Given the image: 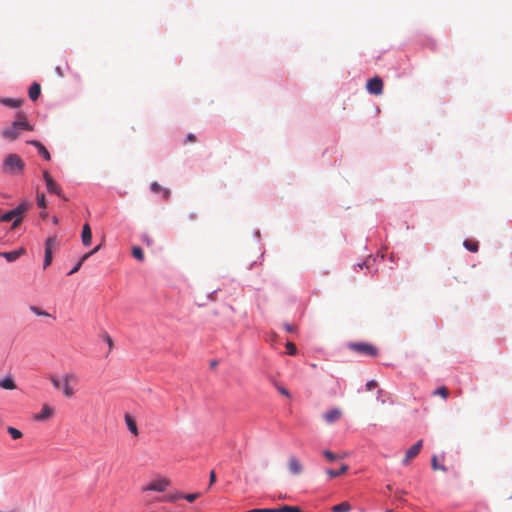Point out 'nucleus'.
Instances as JSON below:
<instances>
[{"mask_svg":"<svg viewBox=\"0 0 512 512\" xmlns=\"http://www.w3.org/2000/svg\"><path fill=\"white\" fill-rule=\"evenodd\" d=\"M22 130L32 131L33 127L27 121L26 115L22 112H19L17 114V119L12 123L11 126L5 128L1 134L5 139L14 141L20 136Z\"/></svg>","mask_w":512,"mask_h":512,"instance_id":"1","label":"nucleus"},{"mask_svg":"<svg viewBox=\"0 0 512 512\" xmlns=\"http://www.w3.org/2000/svg\"><path fill=\"white\" fill-rule=\"evenodd\" d=\"M25 167L24 161L17 154H8L2 164V171L8 175H19L23 172Z\"/></svg>","mask_w":512,"mask_h":512,"instance_id":"2","label":"nucleus"},{"mask_svg":"<svg viewBox=\"0 0 512 512\" xmlns=\"http://www.w3.org/2000/svg\"><path fill=\"white\" fill-rule=\"evenodd\" d=\"M43 179L46 183V189L49 193L56 194L63 200H67L65 195L62 193L61 187L53 180L48 171L43 172Z\"/></svg>","mask_w":512,"mask_h":512,"instance_id":"3","label":"nucleus"},{"mask_svg":"<svg viewBox=\"0 0 512 512\" xmlns=\"http://www.w3.org/2000/svg\"><path fill=\"white\" fill-rule=\"evenodd\" d=\"M350 348L367 356L376 357L378 355L377 348L369 343H352Z\"/></svg>","mask_w":512,"mask_h":512,"instance_id":"4","label":"nucleus"},{"mask_svg":"<svg viewBox=\"0 0 512 512\" xmlns=\"http://www.w3.org/2000/svg\"><path fill=\"white\" fill-rule=\"evenodd\" d=\"M31 204L27 201H22L16 208L12 209L13 217L15 218L12 228H16L22 221V216L30 208Z\"/></svg>","mask_w":512,"mask_h":512,"instance_id":"5","label":"nucleus"},{"mask_svg":"<svg viewBox=\"0 0 512 512\" xmlns=\"http://www.w3.org/2000/svg\"><path fill=\"white\" fill-rule=\"evenodd\" d=\"M77 380V377L74 373H67L63 376L62 380V388H63V394L67 398H71L75 391L70 385L71 382H75Z\"/></svg>","mask_w":512,"mask_h":512,"instance_id":"6","label":"nucleus"},{"mask_svg":"<svg viewBox=\"0 0 512 512\" xmlns=\"http://www.w3.org/2000/svg\"><path fill=\"white\" fill-rule=\"evenodd\" d=\"M366 88L372 95H381L383 92V81L380 77L375 76L368 80Z\"/></svg>","mask_w":512,"mask_h":512,"instance_id":"7","label":"nucleus"},{"mask_svg":"<svg viewBox=\"0 0 512 512\" xmlns=\"http://www.w3.org/2000/svg\"><path fill=\"white\" fill-rule=\"evenodd\" d=\"M423 445L422 440H418L414 445H412L407 451L406 455L403 459V464L408 465L412 459H414L421 451Z\"/></svg>","mask_w":512,"mask_h":512,"instance_id":"8","label":"nucleus"},{"mask_svg":"<svg viewBox=\"0 0 512 512\" xmlns=\"http://www.w3.org/2000/svg\"><path fill=\"white\" fill-rule=\"evenodd\" d=\"M169 482L165 479L162 480H156L151 482L147 487L144 488L145 491H158L163 492L168 487Z\"/></svg>","mask_w":512,"mask_h":512,"instance_id":"9","label":"nucleus"},{"mask_svg":"<svg viewBox=\"0 0 512 512\" xmlns=\"http://www.w3.org/2000/svg\"><path fill=\"white\" fill-rule=\"evenodd\" d=\"M54 415V410L49 405L44 404L42 406L41 412L34 416L36 421H46L50 419Z\"/></svg>","mask_w":512,"mask_h":512,"instance_id":"10","label":"nucleus"},{"mask_svg":"<svg viewBox=\"0 0 512 512\" xmlns=\"http://www.w3.org/2000/svg\"><path fill=\"white\" fill-rule=\"evenodd\" d=\"M288 468L292 474L298 475L303 471V466L296 457H290L288 460Z\"/></svg>","mask_w":512,"mask_h":512,"instance_id":"11","label":"nucleus"},{"mask_svg":"<svg viewBox=\"0 0 512 512\" xmlns=\"http://www.w3.org/2000/svg\"><path fill=\"white\" fill-rule=\"evenodd\" d=\"M342 415V412L338 408H334L332 410H329L324 414V419L327 423L332 424L340 419Z\"/></svg>","mask_w":512,"mask_h":512,"instance_id":"12","label":"nucleus"},{"mask_svg":"<svg viewBox=\"0 0 512 512\" xmlns=\"http://www.w3.org/2000/svg\"><path fill=\"white\" fill-rule=\"evenodd\" d=\"M25 253L24 248L10 252H0V257H4L7 261L13 262L17 260L22 254Z\"/></svg>","mask_w":512,"mask_h":512,"instance_id":"13","label":"nucleus"},{"mask_svg":"<svg viewBox=\"0 0 512 512\" xmlns=\"http://www.w3.org/2000/svg\"><path fill=\"white\" fill-rule=\"evenodd\" d=\"M81 240L84 246H89L92 241V231L89 224H84L81 233Z\"/></svg>","mask_w":512,"mask_h":512,"instance_id":"14","label":"nucleus"},{"mask_svg":"<svg viewBox=\"0 0 512 512\" xmlns=\"http://www.w3.org/2000/svg\"><path fill=\"white\" fill-rule=\"evenodd\" d=\"M100 247L101 246L99 245V246L95 247L92 251H90L89 253L84 254L81 257V259L78 261V263L74 266V268L68 273V275H72V274L76 273L77 271H79V269L81 268L84 261H86L91 255L96 253L100 249Z\"/></svg>","mask_w":512,"mask_h":512,"instance_id":"15","label":"nucleus"},{"mask_svg":"<svg viewBox=\"0 0 512 512\" xmlns=\"http://www.w3.org/2000/svg\"><path fill=\"white\" fill-rule=\"evenodd\" d=\"M28 143L35 146L38 152L44 157L45 160L49 161L51 159L50 153L39 141L32 140L29 141Z\"/></svg>","mask_w":512,"mask_h":512,"instance_id":"16","label":"nucleus"},{"mask_svg":"<svg viewBox=\"0 0 512 512\" xmlns=\"http://www.w3.org/2000/svg\"><path fill=\"white\" fill-rule=\"evenodd\" d=\"M0 103L10 108H18L22 105L23 100L15 98H2L0 99Z\"/></svg>","mask_w":512,"mask_h":512,"instance_id":"17","label":"nucleus"},{"mask_svg":"<svg viewBox=\"0 0 512 512\" xmlns=\"http://www.w3.org/2000/svg\"><path fill=\"white\" fill-rule=\"evenodd\" d=\"M348 469H349L348 465L342 464L339 470L328 469V470H326V473L330 478H335V477L341 476L344 473H346L348 471Z\"/></svg>","mask_w":512,"mask_h":512,"instance_id":"18","label":"nucleus"},{"mask_svg":"<svg viewBox=\"0 0 512 512\" xmlns=\"http://www.w3.org/2000/svg\"><path fill=\"white\" fill-rule=\"evenodd\" d=\"M0 387L6 390H13L16 388V384L14 379L11 376H8L0 380Z\"/></svg>","mask_w":512,"mask_h":512,"instance_id":"19","label":"nucleus"},{"mask_svg":"<svg viewBox=\"0 0 512 512\" xmlns=\"http://www.w3.org/2000/svg\"><path fill=\"white\" fill-rule=\"evenodd\" d=\"M41 93V87L38 83H33L29 88V98L32 101H35L38 99L39 95Z\"/></svg>","mask_w":512,"mask_h":512,"instance_id":"20","label":"nucleus"},{"mask_svg":"<svg viewBox=\"0 0 512 512\" xmlns=\"http://www.w3.org/2000/svg\"><path fill=\"white\" fill-rule=\"evenodd\" d=\"M125 422L127 424L129 431L134 435H138V428L136 422L130 415H125Z\"/></svg>","mask_w":512,"mask_h":512,"instance_id":"21","label":"nucleus"},{"mask_svg":"<svg viewBox=\"0 0 512 512\" xmlns=\"http://www.w3.org/2000/svg\"><path fill=\"white\" fill-rule=\"evenodd\" d=\"M352 509L351 505L347 501H343L332 507V512H350Z\"/></svg>","mask_w":512,"mask_h":512,"instance_id":"22","label":"nucleus"},{"mask_svg":"<svg viewBox=\"0 0 512 512\" xmlns=\"http://www.w3.org/2000/svg\"><path fill=\"white\" fill-rule=\"evenodd\" d=\"M151 190L154 192V193H159V192H163L164 194V197L167 199L170 195V191L168 189H163L159 183L157 182H153L150 186Z\"/></svg>","mask_w":512,"mask_h":512,"instance_id":"23","label":"nucleus"},{"mask_svg":"<svg viewBox=\"0 0 512 512\" xmlns=\"http://www.w3.org/2000/svg\"><path fill=\"white\" fill-rule=\"evenodd\" d=\"M449 394H450V392H449L448 388H447V387H445V386H441V387L437 388L436 390H434V391L432 392V395H434V396H440V397H442L443 399L448 398Z\"/></svg>","mask_w":512,"mask_h":512,"instance_id":"24","label":"nucleus"},{"mask_svg":"<svg viewBox=\"0 0 512 512\" xmlns=\"http://www.w3.org/2000/svg\"><path fill=\"white\" fill-rule=\"evenodd\" d=\"M132 255L139 261H143L144 260V253H143V250L138 247V246H135L133 247L132 249Z\"/></svg>","mask_w":512,"mask_h":512,"instance_id":"25","label":"nucleus"},{"mask_svg":"<svg viewBox=\"0 0 512 512\" xmlns=\"http://www.w3.org/2000/svg\"><path fill=\"white\" fill-rule=\"evenodd\" d=\"M7 432L11 435V437L13 439H20L23 436V434L20 430L14 428V427H11V426H9L7 428Z\"/></svg>","mask_w":512,"mask_h":512,"instance_id":"26","label":"nucleus"},{"mask_svg":"<svg viewBox=\"0 0 512 512\" xmlns=\"http://www.w3.org/2000/svg\"><path fill=\"white\" fill-rule=\"evenodd\" d=\"M464 246H465V248L467 250H469L471 252H477L478 251V243L477 242L465 240L464 241Z\"/></svg>","mask_w":512,"mask_h":512,"instance_id":"27","label":"nucleus"},{"mask_svg":"<svg viewBox=\"0 0 512 512\" xmlns=\"http://www.w3.org/2000/svg\"><path fill=\"white\" fill-rule=\"evenodd\" d=\"M52 263V251L45 249V257H44V269L47 268Z\"/></svg>","mask_w":512,"mask_h":512,"instance_id":"28","label":"nucleus"},{"mask_svg":"<svg viewBox=\"0 0 512 512\" xmlns=\"http://www.w3.org/2000/svg\"><path fill=\"white\" fill-rule=\"evenodd\" d=\"M277 512H302L299 507L296 506H283L277 509Z\"/></svg>","mask_w":512,"mask_h":512,"instance_id":"29","label":"nucleus"},{"mask_svg":"<svg viewBox=\"0 0 512 512\" xmlns=\"http://www.w3.org/2000/svg\"><path fill=\"white\" fill-rule=\"evenodd\" d=\"M431 462H432L431 464H432V469L433 470H441L443 472L447 471V469L444 466L439 465V463H437V456L434 455L432 457V461Z\"/></svg>","mask_w":512,"mask_h":512,"instance_id":"30","label":"nucleus"},{"mask_svg":"<svg viewBox=\"0 0 512 512\" xmlns=\"http://www.w3.org/2000/svg\"><path fill=\"white\" fill-rule=\"evenodd\" d=\"M30 310H31L34 314H36V315H38V316H45V317L50 316V314H49L48 312H46V311H44V310H41V309H40L39 307H37V306H31V307H30Z\"/></svg>","mask_w":512,"mask_h":512,"instance_id":"31","label":"nucleus"},{"mask_svg":"<svg viewBox=\"0 0 512 512\" xmlns=\"http://www.w3.org/2000/svg\"><path fill=\"white\" fill-rule=\"evenodd\" d=\"M13 219L15 220L11 210L7 211L4 214H1V216H0V221H3V222H9V221H11Z\"/></svg>","mask_w":512,"mask_h":512,"instance_id":"32","label":"nucleus"},{"mask_svg":"<svg viewBox=\"0 0 512 512\" xmlns=\"http://www.w3.org/2000/svg\"><path fill=\"white\" fill-rule=\"evenodd\" d=\"M56 245V238L55 237H49L47 240H46V243H45V249H48L50 251H52L53 247H55Z\"/></svg>","mask_w":512,"mask_h":512,"instance_id":"33","label":"nucleus"},{"mask_svg":"<svg viewBox=\"0 0 512 512\" xmlns=\"http://www.w3.org/2000/svg\"><path fill=\"white\" fill-rule=\"evenodd\" d=\"M180 498H182V494L167 495V496H164L161 500L162 501H166V502H174V501H176L177 499H180Z\"/></svg>","mask_w":512,"mask_h":512,"instance_id":"34","label":"nucleus"},{"mask_svg":"<svg viewBox=\"0 0 512 512\" xmlns=\"http://www.w3.org/2000/svg\"><path fill=\"white\" fill-rule=\"evenodd\" d=\"M286 348H287V353L289 355H295L297 352V348H296L295 344L292 342H287Z\"/></svg>","mask_w":512,"mask_h":512,"instance_id":"35","label":"nucleus"},{"mask_svg":"<svg viewBox=\"0 0 512 512\" xmlns=\"http://www.w3.org/2000/svg\"><path fill=\"white\" fill-rule=\"evenodd\" d=\"M37 205L40 208H46V200L44 194H38L37 195Z\"/></svg>","mask_w":512,"mask_h":512,"instance_id":"36","label":"nucleus"},{"mask_svg":"<svg viewBox=\"0 0 512 512\" xmlns=\"http://www.w3.org/2000/svg\"><path fill=\"white\" fill-rule=\"evenodd\" d=\"M323 454H324L325 458L329 461H335L336 459L339 458L335 453H333L329 450L324 451Z\"/></svg>","mask_w":512,"mask_h":512,"instance_id":"37","label":"nucleus"},{"mask_svg":"<svg viewBox=\"0 0 512 512\" xmlns=\"http://www.w3.org/2000/svg\"><path fill=\"white\" fill-rule=\"evenodd\" d=\"M198 497H199V493L182 495V498H185L189 502L195 501Z\"/></svg>","mask_w":512,"mask_h":512,"instance_id":"38","label":"nucleus"},{"mask_svg":"<svg viewBox=\"0 0 512 512\" xmlns=\"http://www.w3.org/2000/svg\"><path fill=\"white\" fill-rule=\"evenodd\" d=\"M246 512H277V509H275V508L252 509V510H248Z\"/></svg>","mask_w":512,"mask_h":512,"instance_id":"39","label":"nucleus"},{"mask_svg":"<svg viewBox=\"0 0 512 512\" xmlns=\"http://www.w3.org/2000/svg\"><path fill=\"white\" fill-rule=\"evenodd\" d=\"M50 380H51V382H52L53 386H54L56 389H58V388H60V387H61V382H60V380H59L57 377H55V376H51V377H50Z\"/></svg>","mask_w":512,"mask_h":512,"instance_id":"40","label":"nucleus"},{"mask_svg":"<svg viewBox=\"0 0 512 512\" xmlns=\"http://www.w3.org/2000/svg\"><path fill=\"white\" fill-rule=\"evenodd\" d=\"M376 386H377V382H376V381H374V380L368 381V382L366 383V388H367V390H372V389H374Z\"/></svg>","mask_w":512,"mask_h":512,"instance_id":"41","label":"nucleus"},{"mask_svg":"<svg viewBox=\"0 0 512 512\" xmlns=\"http://www.w3.org/2000/svg\"><path fill=\"white\" fill-rule=\"evenodd\" d=\"M215 481H216V474H215V471H214V470H212V471L210 472V477H209L210 485H212Z\"/></svg>","mask_w":512,"mask_h":512,"instance_id":"42","label":"nucleus"},{"mask_svg":"<svg viewBox=\"0 0 512 512\" xmlns=\"http://www.w3.org/2000/svg\"><path fill=\"white\" fill-rule=\"evenodd\" d=\"M187 141H189V142H195V141H196V136H195L194 134H192V133H189V134L187 135Z\"/></svg>","mask_w":512,"mask_h":512,"instance_id":"43","label":"nucleus"},{"mask_svg":"<svg viewBox=\"0 0 512 512\" xmlns=\"http://www.w3.org/2000/svg\"><path fill=\"white\" fill-rule=\"evenodd\" d=\"M284 327H285L286 331H288V332L294 331V327L290 324H285Z\"/></svg>","mask_w":512,"mask_h":512,"instance_id":"44","label":"nucleus"},{"mask_svg":"<svg viewBox=\"0 0 512 512\" xmlns=\"http://www.w3.org/2000/svg\"><path fill=\"white\" fill-rule=\"evenodd\" d=\"M280 393H282L283 395H286V396H289V392L285 389V388H280L279 389Z\"/></svg>","mask_w":512,"mask_h":512,"instance_id":"45","label":"nucleus"},{"mask_svg":"<svg viewBox=\"0 0 512 512\" xmlns=\"http://www.w3.org/2000/svg\"><path fill=\"white\" fill-rule=\"evenodd\" d=\"M189 218H190V220H195L197 218L196 213H190Z\"/></svg>","mask_w":512,"mask_h":512,"instance_id":"46","label":"nucleus"},{"mask_svg":"<svg viewBox=\"0 0 512 512\" xmlns=\"http://www.w3.org/2000/svg\"><path fill=\"white\" fill-rule=\"evenodd\" d=\"M53 222L56 224L58 223V219L56 217L53 218Z\"/></svg>","mask_w":512,"mask_h":512,"instance_id":"47","label":"nucleus"},{"mask_svg":"<svg viewBox=\"0 0 512 512\" xmlns=\"http://www.w3.org/2000/svg\"><path fill=\"white\" fill-rule=\"evenodd\" d=\"M386 512H393L392 510H387Z\"/></svg>","mask_w":512,"mask_h":512,"instance_id":"48","label":"nucleus"}]
</instances>
